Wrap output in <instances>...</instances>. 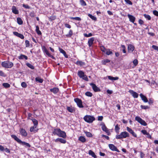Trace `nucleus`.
I'll return each mask as SVG.
<instances>
[{
	"mask_svg": "<svg viewBox=\"0 0 158 158\" xmlns=\"http://www.w3.org/2000/svg\"><path fill=\"white\" fill-rule=\"evenodd\" d=\"M2 66L6 69L11 68L13 65V63L9 61H5L2 62L1 63Z\"/></svg>",
	"mask_w": 158,
	"mask_h": 158,
	"instance_id": "f257e3e1",
	"label": "nucleus"
},
{
	"mask_svg": "<svg viewBox=\"0 0 158 158\" xmlns=\"http://www.w3.org/2000/svg\"><path fill=\"white\" fill-rule=\"evenodd\" d=\"M129 134L126 131L122 132L120 135L116 136V138L117 139H121L123 138H126L129 137Z\"/></svg>",
	"mask_w": 158,
	"mask_h": 158,
	"instance_id": "f03ea898",
	"label": "nucleus"
},
{
	"mask_svg": "<svg viewBox=\"0 0 158 158\" xmlns=\"http://www.w3.org/2000/svg\"><path fill=\"white\" fill-rule=\"evenodd\" d=\"M84 120L88 123H91L95 120V118L94 117L90 115H86L84 118Z\"/></svg>",
	"mask_w": 158,
	"mask_h": 158,
	"instance_id": "7ed1b4c3",
	"label": "nucleus"
},
{
	"mask_svg": "<svg viewBox=\"0 0 158 158\" xmlns=\"http://www.w3.org/2000/svg\"><path fill=\"white\" fill-rule=\"evenodd\" d=\"M135 119L143 126H146L147 125V124L145 121L139 116H136L135 118Z\"/></svg>",
	"mask_w": 158,
	"mask_h": 158,
	"instance_id": "20e7f679",
	"label": "nucleus"
},
{
	"mask_svg": "<svg viewBox=\"0 0 158 158\" xmlns=\"http://www.w3.org/2000/svg\"><path fill=\"white\" fill-rule=\"evenodd\" d=\"M100 125L102 126L101 128L102 130L105 131L107 134V135H110L111 133L110 132L109 130L106 127L105 124L103 123H102Z\"/></svg>",
	"mask_w": 158,
	"mask_h": 158,
	"instance_id": "39448f33",
	"label": "nucleus"
},
{
	"mask_svg": "<svg viewBox=\"0 0 158 158\" xmlns=\"http://www.w3.org/2000/svg\"><path fill=\"white\" fill-rule=\"evenodd\" d=\"M74 102L77 103V106L79 108H83L84 106L82 105V102L81 99L78 98L74 99Z\"/></svg>",
	"mask_w": 158,
	"mask_h": 158,
	"instance_id": "423d86ee",
	"label": "nucleus"
},
{
	"mask_svg": "<svg viewBox=\"0 0 158 158\" xmlns=\"http://www.w3.org/2000/svg\"><path fill=\"white\" fill-rule=\"evenodd\" d=\"M90 85L92 86L94 92H98L100 91V89L94 84L93 83H90Z\"/></svg>",
	"mask_w": 158,
	"mask_h": 158,
	"instance_id": "0eeeda50",
	"label": "nucleus"
},
{
	"mask_svg": "<svg viewBox=\"0 0 158 158\" xmlns=\"http://www.w3.org/2000/svg\"><path fill=\"white\" fill-rule=\"evenodd\" d=\"M109 148L112 151H115L118 152H119V150L117 149L116 147L113 144H109Z\"/></svg>",
	"mask_w": 158,
	"mask_h": 158,
	"instance_id": "6e6552de",
	"label": "nucleus"
},
{
	"mask_svg": "<svg viewBox=\"0 0 158 158\" xmlns=\"http://www.w3.org/2000/svg\"><path fill=\"white\" fill-rule=\"evenodd\" d=\"M129 92L132 95L134 98H137L139 96L138 94L133 90H129Z\"/></svg>",
	"mask_w": 158,
	"mask_h": 158,
	"instance_id": "1a4fd4ad",
	"label": "nucleus"
},
{
	"mask_svg": "<svg viewBox=\"0 0 158 158\" xmlns=\"http://www.w3.org/2000/svg\"><path fill=\"white\" fill-rule=\"evenodd\" d=\"M20 134L23 136L26 137L27 135V133L25 130L23 128H20L19 130Z\"/></svg>",
	"mask_w": 158,
	"mask_h": 158,
	"instance_id": "9d476101",
	"label": "nucleus"
},
{
	"mask_svg": "<svg viewBox=\"0 0 158 158\" xmlns=\"http://www.w3.org/2000/svg\"><path fill=\"white\" fill-rule=\"evenodd\" d=\"M127 16L129 19V21L131 22L132 23H134V22L135 19V17L129 14L127 15Z\"/></svg>",
	"mask_w": 158,
	"mask_h": 158,
	"instance_id": "9b49d317",
	"label": "nucleus"
},
{
	"mask_svg": "<svg viewBox=\"0 0 158 158\" xmlns=\"http://www.w3.org/2000/svg\"><path fill=\"white\" fill-rule=\"evenodd\" d=\"M134 49L135 47L133 45L131 44H129L128 45V50L129 52H132L134 50Z\"/></svg>",
	"mask_w": 158,
	"mask_h": 158,
	"instance_id": "f8f14e48",
	"label": "nucleus"
},
{
	"mask_svg": "<svg viewBox=\"0 0 158 158\" xmlns=\"http://www.w3.org/2000/svg\"><path fill=\"white\" fill-rule=\"evenodd\" d=\"M127 130L129 132L131 133L133 136L136 137H137L136 134L134 132L132 129L128 127H127Z\"/></svg>",
	"mask_w": 158,
	"mask_h": 158,
	"instance_id": "ddd939ff",
	"label": "nucleus"
},
{
	"mask_svg": "<svg viewBox=\"0 0 158 158\" xmlns=\"http://www.w3.org/2000/svg\"><path fill=\"white\" fill-rule=\"evenodd\" d=\"M55 141L56 142H57L58 141H59L63 143H65L66 142V140L59 138H58L56 139H55Z\"/></svg>",
	"mask_w": 158,
	"mask_h": 158,
	"instance_id": "4468645a",
	"label": "nucleus"
},
{
	"mask_svg": "<svg viewBox=\"0 0 158 158\" xmlns=\"http://www.w3.org/2000/svg\"><path fill=\"white\" fill-rule=\"evenodd\" d=\"M61 130L60 129H55L52 132L54 135H57L58 136L60 132H61Z\"/></svg>",
	"mask_w": 158,
	"mask_h": 158,
	"instance_id": "2eb2a0df",
	"label": "nucleus"
},
{
	"mask_svg": "<svg viewBox=\"0 0 158 158\" xmlns=\"http://www.w3.org/2000/svg\"><path fill=\"white\" fill-rule=\"evenodd\" d=\"M94 37H92L90 38L88 41V44L89 47H91L94 43Z\"/></svg>",
	"mask_w": 158,
	"mask_h": 158,
	"instance_id": "dca6fc26",
	"label": "nucleus"
},
{
	"mask_svg": "<svg viewBox=\"0 0 158 158\" xmlns=\"http://www.w3.org/2000/svg\"><path fill=\"white\" fill-rule=\"evenodd\" d=\"M139 96L140 97L142 100L144 102H148V100L147 97L143 95L142 94H139Z\"/></svg>",
	"mask_w": 158,
	"mask_h": 158,
	"instance_id": "f3484780",
	"label": "nucleus"
},
{
	"mask_svg": "<svg viewBox=\"0 0 158 158\" xmlns=\"http://www.w3.org/2000/svg\"><path fill=\"white\" fill-rule=\"evenodd\" d=\"M58 136L62 137L63 138H65L66 137V134L65 132L61 131V132H60Z\"/></svg>",
	"mask_w": 158,
	"mask_h": 158,
	"instance_id": "a211bd4d",
	"label": "nucleus"
},
{
	"mask_svg": "<svg viewBox=\"0 0 158 158\" xmlns=\"http://www.w3.org/2000/svg\"><path fill=\"white\" fill-rule=\"evenodd\" d=\"M51 92L53 93L54 94H56L59 91V89L56 87H54L50 89Z\"/></svg>",
	"mask_w": 158,
	"mask_h": 158,
	"instance_id": "6ab92c4d",
	"label": "nucleus"
},
{
	"mask_svg": "<svg viewBox=\"0 0 158 158\" xmlns=\"http://www.w3.org/2000/svg\"><path fill=\"white\" fill-rule=\"evenodd\" d=\"M67 110L68 111L71 113H73L75 111L74 108L72 106H67Z\"/></svg>",
	"mask_w": 158,
	"mask_h": 158,
	"instance_id": "aec40b11",
	"label": "nucleus"
},
{
	"mask_svg": "<svg viewBox=\"0 0 158 158\" xmlns=\"http://www.w3.org/2000/svg\"><path fill=\"white\" fill-rule=\"evenodd\" d=\"M77 75L80 78H82L84 77L85 74L82 71H79L77 72Z\"/></svg>",
	"mask_w": 158,
	"mask_h": 158,
	"instance_id": "412c9836",
	"label": "nucleus"
},
{
	"mask_svg": "<svg viewBox=\"0 0 158 158\" xmlns=\"http://www.w3.org/2000/svg\"><path fill=\"white\" fill-rule=\"evenodd\" d=\"M11 137L14 139L18 143H19L21 141V140L19 139L16 135H11Z\"/></svg>",
	"mask_w": 158,
	"mask_h": 158,
	"instance_id": "4be33fe9",
	"label": "nucleus"
},
{
	"mask_svg": "<svg viewBox=\"0 0 158 158\" xmlns=\"http://www.w3.org/2000/svg\"><path fill=\"white\" fill-rule=\"evenodd\" d=\"M59 49L60 52L62 53L65 58H68V56L66 54V52L64 50L60 48H59Z\"/></svg>",
	"mask_w": 158,
	"mask_h": 158,
	"instance_id": "5701e85b",
	"label": "nucleus"
},
{
	"mask_svg": "<svg viewBox=\"0 0 158 158\" xmlns=\"http://www.w3.org/2000/svg\"><path fill=\"white\" fill-rule=\"evenodd\" d=\"M19 144H21L25 146L26 147H27L28 148L31 147V145L29 143L25 142L24 141H22V140H21Z\"/></svg>",
	"mask_w": 158,
	"mask_h": 158,
	"instance_id": "b1692460",
	"label": "nucleus"
},
{
	"mask_svg": "<svg viewBox=\"0 0 158 158\" xmlns=\"http://www.w3.org/2000/svg\"><path fill=\"white\" fill-rule=\"evenodd\" d=\"M12 12L15 14H18L19 13L18 10L16 9L15 6H13L12 7Z\"/></svg>",
	"mask_w": 158,
	"mask_h": 158,
	"instance_id": "393cba45",
	"label": "nucleus"
},
{
	"mask_svg": "<svg viewBox=\"0 0 158 158\" xmlns=\"http://www.w3.org/2000/svg\"><path fill=\"white\" fill-rule=\"evenodd\" d=\"M108 78L110 80L112 81L117 80L119 78L118 77H113L111 76H107Z\"/></svg>",
	"mask_w": 158,
	"mask_h": 158,
	"instance_id": "a878e982",
	"label": "nucleus"
},
{
	"mask_svg": "<svg viewBox=\"0 0 158 158\" xmlns=\"http://www.w3.org/2000/svg\"><path fill=\"white\" fill-rule=\"evenodd\" d=\"M89 154L94 158H96L97 157L95 153L91 150H89Z\"/></svg>",
	"mask_w": 158,
	"mask_h": 158,
	"instance_id": "bb28decb",
	"label": "nucleus"
},
{
	"mask_svg": "<svg viewBox=\"0 0 158 158\" xmlns=\"http://www.w3.org/2000/svg\"><path fill=\"white\" fill-rule=\"evenodd\" d=\"M76 64L80 66H82L85 65V62L80 61H77L76 62Z\"/></svg>",
	"mask_w": 158,
	"mask_h": 158,
	"instance_id": "cd10ccee",
	"label": "nucleus"
},
{
	"mask_svg": "<svg viewBox=\"0 0 158 158\" xmlns=\"http://www.w3.org/2000/svg\"><path fill=\"white\" fill-rule=\"evenodd\" d=\"M18 58L19 59H25L27 60L28 59L27 57L24 55L21 54L20 56H18Z\"/></svg>",
	"mask_w": 158,
	"mask_h": 158,
	"instance_id": "c85d7f7f",
	"label": "nucleus"
},
{
	"mask_svg": "<svg viewBox=\"0 0 158 158\" xmlns=\"http://www.w3.org/2000/svg\"><path fill=\"white\" fill-rule=\"evenodd\" d=\"M35 31L38 35H41L42 34V33L39 30V27L38 26H36Z\"/></svg>",
	"mask_w": 158,
	"mask_h": 158,
	"instance_id": "c756f323",
	"label": "nucleus"
},
{
	"mask_svg": "<svg viewBox=\"0 0 158 158\" xmlns=\"http://www.w3.org/2000/svg\"><path fill=\"white\" fill-rule=\"evenodd\" d=\"M78 140L82 143H84L86 141V139L83 136H80L78 139Z\"/></svg>",
	"mask_w": 158,
	"mask_h": 158,
	"instance_id": "7c9ffc66",
	"label": "nucleus"
},
{
	"mask_svg": "<svg viewBox=\"0 0 158 158\" xmlns=\"http://www.w3.org/2000/svg\"><path fill=\"white\" fill-rule=\"evenodd\" d=\"M31 119L32 121L34 124V126H35L37 127L38 124V121L37 120L34 118Z\"/></svg>",
	"mask_w": 158,
	"mask_h": 158,
	"instance_id": "2f4dec72",
	"label": "nucleus"
},
{
	"mask_svg": "<svg viewBox=\"0 0 158 158\" xmlns=\"http://www.w3.org/2000/svg\"><path fill=\"white\" fill-rule=\"evenodd\" d=\"M110 50V49H107L105 53H106L107 55H112L113 53Z\"/></svg>",
	"mask_w": 158,
	"mask_h": 158,
	"instance_id": "473e14b6",
	"label": "nucleus"
},
{
	"mask_svg": "<svg viewBox=\"0 0 158 158\" xmlns=\"http://www.w3.org/2000/svg\"><path fill=\"white\" fill-rule=\"evenodd\" d=\"M110 61V60L108 59H106L105 60H102V63L103 65H106V64L107 63H109Z\"/></svg>",
	"mask_w": 158,
	"mask_h": 158,
	"instance_id": "72a5a7b5",
	"label": "nucleus"
},
{
	"mask_svg": "<svg viewBox=\"0 0 158 158\" xmlns=\"http://www.w3.org/2000/svg\"><path fill=\"white\" fill-rule=\"evenodd\" d=\"M73 35V31L72 30H70L69 31V33L68 34L66 35V36L67 37H70Z\"/></svg>",
	"mask_w": 158,
	"mask_h": 158,
	"instance_id": "f704fd0d",
	"label": "nucleus"
},
{
	"mask_svg": "<svg viewBox=\"0 0 158 158\" xmlns=\"http://www.w3.org/2000/svg\"><path fill=\"white\" fill-rule=\"evenodd\" d=\"M17 22L19 25H21L23 23V21L22 19L20 18H17Z\"/></svg>",
	"mask_w": 158,
	"mask_h": 158,
	"instance_id": "c9c22d12",
	"label": "nucleus"
},
{
	"mask_svg": "<svg viewBox=\"0 0 158 158\" xmlns=\"http://www.w3.org/2000/svg\"><path fill=\"white\" fill-rule=\"evenodd\" d=\"M35 80L36 81H38L40 83H42L43 81V80L39 77H36Z\"/></svg>",
	"mask_w": 158,
	"mask_h": 158,
	"instance_id": "e433bc0d",
	"label": "nucleus"
},
{
	"mask_svg": "<svg viewBox=\"0 0 158 158\" xmlns=\"http://www.w3.org/2000/svg\"><path fill=\"white\" fill-rule=\"evenodd\" d=\"M2 85L5 88H8L10 87V85L7 83H3L2 84Z\"/></svg>",
	"mask_w": 158,
	"mask_h": 158,
	"instance_id": "4c0bfd02",
	"label": "nucleus"
},
{
	"mask_svg": "<svg viewBox=\"0 0 158 158\" xmlns=\"http://www.w3.org/2000/svg\"><path fill=\"white\" fill-rule=\"evenodd\" d=\"M36 126H34L32 127H31L30 129V131L31 132H35L36 131V130H35V129L36 128Z\"/></svg>",
	"mask_w": 158,
	"mask_h": 158,
	"instance_id": "58836bf2",
	"label": "nucleus"
},
{
	"mask_svg": "<svg viewBox=\"0 0 158 158\" xmlns=\"http://www.w3.org/2000/svg\"><path fill=\"white\" fill-rule=\"evenodd\" d=\"M88 16L93 20L96 21L97 20V18L96 17L90 14H88Z\"/></svg>",
	"mask_w": 158,
	"mask_h": 158,
	"instance_id": "ea45409f",
	"label": "nucleus"
},
{
	"mask_svg": "<svg viewBox=\"0 0 158 158\" xmlns=\"http://www.w3.org/2000/svg\"><path fill=\"white\" fill-rule=\"evenodd\" d=\"M85 135L87 136L88 137H91L92 136V134L90 132L85 131Z\"/></svg>",
	"mask_w": 158,
	"mask_h": 158,
	"instance_id": "a19ab883",
	"label": "nucleus"
},
{
	"mask_svg": "<svg viewBox=\"0 0 158 158\" xmlns=\"http://www.w3.org/2000/svg\"><path fill=\"white\" fill-rule=\"evenodd\" d=\"M26 65L30 69H34V66L31 64L27 63L26 64Z\"/></svg>",
	"mask_w": 158,
	"mask_h": 158,
	"instance_id": "79ce46f5",
	"label": "nucleus"
},
{
	"mask_svg": "<svg viewBox=\"0 0 158 158\" xmlns=\"http://www.w3.org/2000/svg\"><path fill=\"white\" fill-rule=\"evenodd\" d=\"M56 17L55 16H51L48 18V19L50 21H52L55 20L56 19Z\"/></svg>",
	"mask_w": 158,
	"mask_h": 158,
	"instance_id": "37998d69",
	"label": "nucleus"
},
{
	"mask_svg": "<svg viewBox=\"0 0 158 158\" xmlns=\"http://www.w3.org/2000/svg\"><path fill=\"white\" fill-rule=\"evenodd\" d=\"M70 19H75V20H77V21H80L81 20V18L79 17H70Z\"/></svg>",
	"mask_w": 158,
	"mask_h": 158,
	"instance_id": "c03bdc74",
	"label": "nucleus"
},
{
	"mask_svg": "<svg viewBox=\"0 0 158 158\" xmlns=\"http://www.w3.org/2000/svg\"><path fill=\"white\" fill-rule=\"evenodd\" d=\"M120 129V128L118 127V124H117L115 126V132L117 133H118Z\"/></svg>",
	"mask_w": 158,
	"mask_h": 158,
	"instance_id": "a18cd8bd",
	"label": "nucleus"
},
{
	"mask_svg": "<svg viewBox=\"0 0 158 158\" xmlns=\"http://www.w3.org/2000/svg\"><path fill=\"white\" fill-rule=\"evenodd\" d=\"M85 95L88 97H91L93 96V94L89 92H87L85 93Z\"/></svg>",
	"mask_w": 158,
	"mask_h": 158,
	"instance_id": "49530a36",
	"label": "nucleus"
},
{
	"mask_svg": "<svg viewBox=\"0 0 158 158\" xmlns=\"http://www.w3.org/2000/svg\"><path fill=\"white\" fill-rule=\"evenodd\" d=\"M143 16L145 18H146L148 20H151V16L149 15L144 14L143 15Z\"/></svg>",
	"mask_w": 158,
	"mask_h": 158,
	"instance_id": "de8ad7c7",
	"label": "nucleus"
},
{
	"mask_svg": "<svg viewBox=\"0 0 158 158\" xmlns=\"http://www.w3.org/2000/svg\"><path fill=\"white\" fill-rule=\"evenodd\" d=\"M100 49L101 51L105 53L106 52L107 49L103 46H101L100 47Z\"/></svg>",
	"mask_w": 158,
	"mask_h": 158,
	"instance_id": "09e8293b",
	"label": "nucleus"
},
{
	"mask_svg": "<svg viewBox=\"0 0 158 158\" xmlns=\"http://www.w3.org/2000/svg\"><path fill=\"white\" fill-rule=\"evenodd\" d=\"M140 107L141 109L146 110L147 109H149V107L148 106H143V105H141L140 106Z\"/></svg>",
	"mask_w": 158,
	"mask_h": 158,
	"instance_id": "8fccbe9b",
	"label": "nucleus"
},
{
	"mask_svg": "<svg viewBox=\"0 0 158 158\" xmlns=\"http://www.w3.org/2000/svg\"><path fill=\"white\" fill-rule=\"evenodd\" d=\"M80 1L81 4L82 6H85L86 5L85 2L84 0H80Z\"/></svg>",
	"mask_w": 158,
	"mask_h": 158,
	"instance_id": "3c124183",
	"label": "nucleus"
},
{
	"mask_svg": "<svg viewBox=\"0 0 158 158\" xmlns=\"http://www.w3.org/2000/svg\"><path fill=\"white\" fill-rule=\"evenodd\" d=\"M84 35L85 37H88L92 36L93 35L91 33H89L88 34L86 33H84Z\"/></svg>",
	"mask_w": 158,
	"mask_h": 158,
	"instance_id": "603ef678",
	"label": "nucleus"
},
{
	"mask_svg": "<svg viewBox=\"0 0 158 158\" xmlns=\"http://www.w3.org/2000/svg\"><path fill=\"white\" fill-rule=\"evenodd\" d=\"M21 85L22 86L23 88H26L27 86V85L26 83V82H23L21 83Z\"/></svg>",
	"mask_w": 158,
	"mask_h": 158,
	"instance_id": "864d4df0",
	"label": "nucleus"
},
{
	"mask_svg": "<svg viewBox=\"0 0 158 158\" xmlns=\"http://www.w3.org/2000/svg\"><path fill=\"white\" fill-rule=\"evenodd\" d=\"M26 47H28L30 46L29 41L28 40H26L25 42Z\"/></svg>",
	"mask_w": 158,
	"mask_h": 158,
	"instance_id": "5fc2aeb1",
	"label": "nucleus"
},
{
	"mask_svg": "<svg viewBox=\"0 0 158 158\" xmlns=\"http://www.w3.org/2000/svg\"><path fill=\"white\" fill-rule=\"evenodd\" d=\"M0 76L3 77H5V74L2 71L0 70Z\"/></svg>",
	"mask_w": 158,
	"mask_h": 158,
	"instance_id": "6e6d98bb",
	"label": "nucleus"
},
{
	"mask_svg": "<svg viewBox=\"0 0 158 158\" xmlns=\"http://www.w3.org/2000/svg\"><path fill=\"white\" fill-rule=\"evenodd\" d=\"M133 63L135 66H136L138 64V61L137 59H135L133 61Z\"/></svg>",
	"mask_w": 158,
	"mask_h": 158,
	"instance_id": "4d7b16f0",
	"label": "nucleus"
},
{
	"mask_svg": "<svg viewBox=\"0 0 158 158\" xmlns=\"http://www.w3.org/2000/svg\"><path fill=\"white\" fill-rule=\"evenodd\" d=\"M29 15L31 17H33L35 16V13L33 11L31 12L29 14Z\"/></svg>",
	"mask_w": 158,
	"mask_h": 158,
	"instance_id": "13d9d810",
	"label": "nucleus"
},
{
	"mask_svg": "<svg viewBox=\"0 0 158 158\" xmlns=\"http://www.w3.org/2000/svg\"><path fill=\"white\" fill-rule=\"evenodd\" d=\"M121 47L123 48V52L125 53L126 52V51L125 50V46L124 45H122Z\"/></svg>",
	"mask_w": 158,
	"mask_h": 158,
	"instance_id": "bf43d9fd",
	"label": "nucleus"
},
{
	"mask_svg": "<svg viewBox=\"0 0 158 158\" xmlns=\"http://www.w3.org/2000/svg\"><path fill=\"white\" fill-rule=\"evenodd\" d=\"M155 84H156V85H157V84L156 83V81L154 80H152L151 83L150 85L152 87L153 85H154Z\"/></svg>",
	"mask_w": 158,
	"mask_h": 158,
	"instance_id": "052dcab7",
	"label": "nucleus"
},
{
	"mask_svg": "<svg viewBox=\"0 0 158 158\" xmlns=\"http://www.w3.org/2000/svg\"><path fill=\"white\" fill-rule=\"evenodd\" d=\"M82 79L84 80L85 81H88L89 79L87 77V76L86 75H85L84 77H83V78H82Z\"/></svg>",
	"mask_w": 158,
	"mask_h": 158,
	"instance_id": "680f3d73",
	"label": "nucleus"
},
{
	"mask_svg": "<svg viewBox=\"0 0 158 158\" xmlns=\"http://www.w3.org/2000/svg\"><path fill=\"white\" fill-rule=\"evenodd\" d=\"M128 4L130 5L132 4V3L129 0H124Z\"/></svg>",
	"mask_w": 158,
	"mask_h": 158,
	"instance_id": "e2e57ef3",
	"label": "nucleus"
},
{
	"mask_svg": "<svg viewBox=\"0 0 158 158\" xmlns=\"http://www.w3.org/2000/svg\"><path fill=\"white\" fill-rule=\"evenodd\" d=\"M152 48L155 50H157L158 51V46H157L155 45H152Z\"/></svg>",
	"mask_w": 158,
	"mask_h": 158,
	"instance_id": "0e129e2a",
	"label": "nucleus"
},
{
	"mask_svg": "<svg viewBox=\"0 0 158 158\" xmlns=\"http://www.w3.org/2000/svg\"><path fill=\"white\" fill-rule=\"evenodd\" d=\"M23 7L26 9H29L30 8V7L27 4H23Z\"/></svg>",
	"mask_w": 158,
	"mask_h": 158,
	"instance_id": "69168bd1",
	"label": "nucleus"
},
{
	"mask_svg": "<svg viewBox=\"0 0 158 158\" xmlns=\"http://www.w3.org/2000/svg\"><path fill=\"white\" fill-rule=\"evenodd\" d=\"M141 132L144 135H147L148 133L146 130H142L141 131Z\"/></svg>",
	"mask_w": 158,
	"mask_h": 158,
	"instance_id": "338daca9",
	"label": "nucleus"
},
{
	"mask_svg": "<svg viewBox=\"0 0 158 158\" xmlns=\"http://www.w3.org/2000/svg\"><path fill=\"white\" fill-rule=\"evenodd\" d=\"M153 13L154 15L158 16V11L156 10L153 11Z\"/></svg>",
	"mask_w": 158,
	"mask_h": 158,
	"instance_id": "774afa93",
	"label": "nucleus"
}]
</instances>
